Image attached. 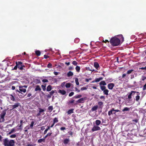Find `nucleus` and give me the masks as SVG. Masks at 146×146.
Segmentation results:
<instances>
[{
    "mask_svg": "<svg viewBox=\"0 0 146 146\" xmlns=\"http://www.w3.org/2000/svg\"><path fill=\"white\" fill-rule=\"evenodd\" d=\"M118 36L120 38V40L115 36L113 37L110 39V42L112 45L117 46L120 44L121 40L122 42L124 41V38L122 35H120Z\"/></svg>",
    "mask_w": 146,
    "mask_h": 146,
    "instance_id": "1",
    "label": "nucleus"
},
{
    "mask_svg": "<svg viewBox=\"0 0 146 146\" xmlns=\"http://www.w3.org/2000/svg\"><path fill=\"white\" fill-rule=\"evenodd\" d=\"M3 144L4 146H14L15 144V141L12 139H9L7 138H5L3 140Z\"/></svg>",
    "mask_w": 146,
    "mask_h": 146,
    "instance_id": "2",
    "label": "nucleus"
},
{
    "mask_svg": "<svg viewBox=\"0 0 146 146\" xmlns=\"http://www.w3.org/2000/svg\"><path fill=\"white\" fill-rule=\"evenodd\" d=\"M8 109V108L7 109L3 110L1 114L0 115V123H1L4 121V117L6 114V111Z\"/></svg>",
    "mask_w": 146,
    "mask_h": 146,
    "instance_id": "3",
    "label": "nucleus"
},
{
    "mask_svg": "<svg viewBox=\"0 0 146 146\" xmlns=\"http://www.w3.org/2000/svg\"><path fill=\"white\" fill-rule=\"evenodd\" d=\"M18 64V68L21 70H22L23 69V67H25V66L23 65L22 62L21 61H18L17 62Z\"/></svg>",
    "mask_w": 146,
    "mask_h": 146,
    "instance_id": "4",
    "label": "nucleus"
},
{
    "mask_svg": "<svg viewBox=\"0 0 146 146\" xmlns=\"http://www.w3.org/2000/svg\"><path fill=\"white\" fill-rule=\"evenodd\" d=\"M135 93V92L133 91H131L130 92H129L127 94L128 96L127 99L130 100L132 98V95H134Z\"/></svg>",
    "mask_w": 146,
    "mask_h": 146,
    "instance_id": "5",
    "label": "nucleus"
},
{
    "mask_svg": "<svg viewBox=\"0 0 146 146\" xmlns=\"http://www.w3.org/2000/svg\"><path fill=\"white\" fill-rule=\"evenodd\" d=\"M101 129L98 126L96 125H94L92 129V132L100 130Z\"/></svg>",
    "mask_w": 146,
    "mask_h": 146,
    "instance_id": "6",
    "label": "nucleus"
},
{
    "mask_svg": "<svg viewBox=\"0 0 146 146\" xmlns=\"http://www.w3.org/2000/svg\"><path fill=\"white\" fill-rule=\"evenodd\" d=\"M86 97L82 98L79 99L76 102L78 103H83L84 102V101L86 100Z\"/></svg>",
    "mask_w": 146,
    "mask_h": 146,
    "instance_id": "7",
    "label": "nucleus"
},
{
    "mask_svg": "<svg viewBox=\"0 0 146 146\" xmlns=\"http://www.w3.org/2000/svg\"><path fill=\"white\" fill-rule=\"evenodd\" d=\"M20 106L19 103H15V104L11 106L12 109H14L17 108Z\"/></svg>",
    "mask_w": 146,
    "mask_h": 146,
    "instance_id": "8",
    "label": "nucleus"
},
{
    "mask_svg": "<svg viewBox=\"0 0 146 146\" xmlns=\"http://www.w3.org/2000/svg\"><path fill=\"white\" fill-rule=\"evenodd\" d=\"M115 85L113 83H110L108 85V88L110 90H112L114 87Z\"/></svg>",
    "mask_w": 146,
    "mask_h": 146,
    "instance_id": "9",
    "label": "nucleus"
},
{
    "mask_svg": "<svg viewBox=\"0 0 146 146\" xmlns=\"http://www.w3.org/2000/svg\"><path fill=\"white\" fill-rule=\"evenodd\" d=\"M70 142V139L69 138H66L63 141V143L65 145L69 144Z\"/></svg>",
    "mask_w": 146,
    "mask_h": 146,
    "instance_id": "10",
    "label": "nucleus"
},
{
    "mask_svg": "<svg viewBox=\"0 0 146 146\" xmlns=\"http://www.w3.org/2000/svg\"><path fill=\"white\" fill-rule=\"evenodd\" d=\"M17 94L19 97L21 99L23 98L25 96L24 95V94H23L22 92H19V93H18Z\"/></svg>",
    "mask_w": 146,
    "mask_h": 146,
    "instance_id": "11",
    "label": "nucleus"
},
{
    "mask_svg": "<svg viewBox=\"0 0 146 146\" xmlns=\"http://www.w3.org/2000/svg\"><path fill=\"white\" fill-rule=\"evenodd\" d=\"M58 93L61 94L62 95H64L66 94V91L64 90H59L58 91Z\"/></svg>",
    "mask_w": 146,
    "mask_h": 146,
    "instance_id": "12",
    "label": "nucleus"
},
{
    "mask_svg": "<svg viewBox=\"0 0 146 146\" xmlns=\"http://www.w3.org/2000/svg\"><path fill=\"white\" fill-rule=\"evenodd\" d=\"M41 90V88H40V86L39 85H37L36 86V88L35 89V91H40Z\"/></svg>",
    "mask_w": 146,
    "mask_h": 146,
    "instance_id": "13",
    "label": "nucleus"
},
{
    "mask_svg": "<svg viewBox=\"0 0 146 146\" xmlns=\"http://www.w3.org/2000/svg\"><path fill=\"white\" fill-rule=\"evenodd\" d=\"M113 110H114V108H112V109L108 112V115L109 116H110L111 114H113L114 112H113Z\"/></svg>",
    "mask_w": 146,
    "mask_h": 146,
    "instance_id": "14",
    "label": "nucleus"
},
{
    "mask_svg": "<svg viewBox=\"0 0 146 146\" xmlns=\"http://www.w3.org/2000/svg\"><path fill=\"white\" fill-rule=\"evenodd\" d=\"M10 99L11 100L13 101V102H16V100L15 99V98L12 94H10Z\"/></svg>",
    "mask_w": 146,
    "mask_h": 146,
    "instance_id": "15",
    "label": "nucleus"
},
{
    "mask_svg": "<svg viewBox=\"0 0 146 146\" xmlns=\"http://www.w3.org/2000/svg\"><path fill=\"white\" fill-rule=\"evenodd\" d=\"M98 106L97 105L94 106L91 109V110L92 111H94L97 110L98 108Z\"/></svg>",
    "mask_w": 146,
    "mask_h": 146,
    "instance_id": "16",
    "label": "nucleus"
},
{
    "mask_svg": "<svg viewBox=\"0 0 146 146\" xmlns=\"http://www.w3.org/2000/svg\"><path fill=\"white\" fill-rule=\"evenodd\" d=\"M94 66L97 70H98V68L99 67V65L97 62H95L94 63Z\"/></svg>",
    "mask_w": 146,
    "mask_h": 146,
    "instance_id": "17",
    "label": "nucleus"
},
{
    "mask_svg": "<svg viewBox=\"0 0 146 146\" xmlns=\"http://www.w3.org/2000/svg\"><path fill=\"white\" fill-rule=\"evenodd\" d=\"M73 73L71 71H70L67 74V75L68 77H69L73 75Z\"/></svg>",
    "mask_w": 146,
    "mask_h": 146,
    "instance_id": "18",
    "label": "nucleus"
},
{
    "mask_svg": "<svg viewBox=\"0 0 146 146\" xmlns=\"http://www.w3.org/2000/svg\"><path fill=\"white\" fill-rule=\"evenodd\" d=\"M52 89V86L50 85L48 86L46 88V91L47 92L50 91Z\"/></svg>",
    "mask_w": 146,
    "mask_h": 146,
    "instance_id": "19",
    "label": "nucleus"
},
{
    "mask_svg": "<svg viewBox=\"0 0 146 146\" xmlns=\"http://www.w3.org/2000/svg\"><path fill=\"white\" fill-rule=\"evenodd\" d=\"M53 110V107L52 106H51L48 107V111L51 112Z\"/></svg>",
    "mask_w": 146,
    "mask_h": 146,
    "instance_id": "20",
    "label": "nucleus"
},
{
    "mask_svg": "<svg viewBox=\"0 0 146 146\" xmlns=\"http://www.w3.org/2000/svg\"><path fill=\"white\" fill-rule=\"evenodd\" d=\"M19 90L21 92H23L25 93L26 92V90L25 89L23 88H19Z\"/></svg>",
    "mask_w": 146,
    "mask_h": 146,
    "instance_id": "21",
    "label": "nucleus"
},
{
    "mask_svg": "<svg viewBox=\"0 0 146 146\" xmlns=\"http://www.w3.org/2000/svg\"><path fill=\"white\" fill-rule=\"evenodd\" d=\"M103 79V78L101 77L98 78H96L95 79V81L96 82H98L101 80H102Z\"/></svg>",
    "mask_w": 146,
    "mask_h": 146,
    "instance_id": "22",
    "label": "nucleus"
},
{
    "mask_svg": "<svg viewBox=\"0 0 146 146\" xmlns=\"http://www.w3.org/2000/svg\"><path fill=\"white\" fill-rule=\"evenodd\" d=\"M109 90L107 89H106L103 91V93L104 94H105L107 96L108 95Z\"/></svg>",
    "mask_w": 146,
    "mask_h": 146,
    "instance_id": "23",
    "label": "nucleus"
},
{
    "mask_svg": "<svg viewBox=\"0 0 146 146\" xmlns=\"http://www.w3.org/2000/svg\"><path fill=\"white\" fill-rule=\"evenodd\" d=\"M74 110V109H71L67 111V113L68 114H69L72 113L74 112L73 111Z\"/></svg>",
    "mask_w": 146,
    "mask_h": 146,
    "instance_id": "24",
    "label": "nucleus"
},
{
    "mask_svg": "<svg viewBox=\"0 0 146 146\" xmlns=\"http://www.w3.org/2000/svg\"><path fill=\"white\" fill-rule=\"evenodd\" d=\"M95 122L97 125H99L101 124V121L99 120H96Z\"/></svg>",
    "mask_w": 146,
    "mask_h": 146,
    "instance_id": "25",
    "label": "nucleus"
},
{
    "mask_svg": "<svg viewBox=\"0 0 146 146\" xmlns=\"http://www.w3.org/2000/svg\"><path fill=\"white\" fill-rule=\"evenodd\" d=\"M100 85L101 86L103 85V86L106 85V82L104 81H101L99 83Z\"/></svg>",
    "mask_w": 146,
    "mask_h": 146,
    "instance_id": "26",
    "label": "nucleus"
},
{
    "mask_svg": "<svg viewBox=\"0 0 146 146\" xmlns=\"http://www.w3.org/2000/svg\"><path fill=\"white\" fill-rule=\"evenodd\" d=\"M75 69L76 71L78 72H80V66H76V67L75 68Z\"/></svg>",
    "mask_w": 146,
    "mask_h": 146,
    "instance_id": "27",
    "label": "nucleus"
},
{
    "mask_svg": "<svg viewBox=\"0 0 146 146\" xmlns=\"http://www.w3.org/2000/svg\"><path fill=\"white\" fill-rule=\"evenodd\" d=\"M45 141V139H44V138H43L42 139H38V143H41L42 142H44Z\"/></svg>",
    "mask_w": 146,
    "mask_h": 146,
    "instance_id": "28",
    "label": "nucleus"
},
{
    "mask_svg": "<svg viewBox=\"0 0 146 146\" xmlns=\"http://www.w3.org/2000/svg\"><path fill=\"white\" fill-rule=\"evenodd\" d=\"M35 54L37 56H39L41 54V52L39 50H37L35 52Z\"/></svg>",
    "mask_w": 146,
    "mask_h": 146,
    "instance_id": "29",
    "label": "nucleus"
},
{
    "mask_svg": "<svg viewBox=\"0 0 146 146\" xmlns=\"http://www.w3.org/2000/svg\"><path fill=\"white\" fill-rule=\"evenodd\" d=\"M39 111L40 112V113H43L42 114V115H43L44 114V110L43 109H42L41 108H40L39 109Z\"/></svg>",
    "mask_w": 146,
    "mask_h": 146,
    "instance_id": "30",
    "label": "nucleus"
},
{
    "mask_svg": "<svg viewBox=\"0 0 146 146\" xmlns=\"http://www.w3.org/2000/svg\"><path fill=\"white\" fill-rule=\"evenodd\" d=\"M130 110L129 108L128 107H125L124 108V109L122 110V111H129Z\"/></svg>",
    "mask_w": 146,
    "mask_h": 146,
    "instance_id": "31",
    "label": "nucleus"
},
{
    "mask_svg": "<svg viewBox=\"0 0 146 146\" xmlns=\"http://www.w3.org/2000/svg\"><path fill=\"white\" fill-rule=\"evenodd\" d=\"M98 104L100 106V108H102V106H102L103 105V103L102 102H99L98 103Z\"/></svg>",
    "mask_w": 146,
    "mask_h": 146,
    "instance_id": "32",
    "label": "nucleus"
},
{
    "mask_svg": "<svg viewBox=\"0 0 146 146\" xmlns=\"http://www.w3.org/2000/svg\"><path fill=\"white\" fill-rule=\"evenodd\" d=\"M58 122V118L56 117H55L53 119V123L54 124L55 123H57Z\"/></svg>",
    "mask_w": 146,
    "mask_h": 146,
    "instance_id": "33",
    "label": "nucleus"
},
{
    "mask_svg": "<svg viewBox=\"0 0 146 146\" xmlns=\"http://www.w3.org/2000/svg\"><path fill=\"white\" fill-rule=\"evenodd\" d=\"M75 82H76V84L77 85H78L79 84V83L78 82V79L77 78H76L75 79Z\"/></svg>",
    "mask_w": 146,
    "mask_h": 146,
    "instance_id": "34",
    "label": "nucleus"
},
{
    "mask_svg": "<svg viewBox=\"0 0 146 146\" xmlns=\"http://www.w3.org/2000/svg\"><path fill=\"white\" fill-rule=\"evenodd\" d=\"M71 84L70 83H66L65 85L66 87V88H69L70 87Z\"/></svg>",
    "mask_w": 146,
    "mask_h": 146,
    "instance_id": "35",
    "label": "nucleus"
},
{
    "mask_svg": "<svg viewBox=\"0 0 146 146\" xmlns=\"http://www.w3.org/2000/svg\"><path fill=\"white\" fill-rule=\"evenodd\" d=\"M80 41V39L78 38H76L74 40V42L76 43H78Z\"/></svg>",
    "mask_w": 146,
    "mask_h": 146,
    "instance_id": "36",
    "label": "nucleus"
},
{
    "mask_svg": "<svg viewBox=\"0 0 146 146\" xmlns=\"http://www.w3.org/2000/svg\"><path fill=\"white\" fill-rule=\"evenodd\" d=\"M35 123V122L34 121H32L31 122V124H30V127L31 129L33 128V125Z\"/></svg>",
    "mask_w": 146,
    "mask_h": 146,
    "instance_id": "37",
    "label": "nucleus"
},
{
    "mask_svg": "<svg viewBox=\"0 0 146 146\" xmlns=\"http://www.w3.org/2000/svg\"><path fill=\"white\" fill-rule=\"evenodd\" d=\"M140 98V97L139 95L136 96L135 97V100L137 102L139 100Z\"/></svg>",
    "mask_w": 146,
    "mask_h": 146,
    "instance_id": "38",
    "label": "nucleus"
},
{
    "mask_svg": "<svg viewBox=\"0 0 146 146\" xmlns=\"http://www.w3.org/2000/svg\"><path fill=\"white\" fill-rule=\"evenodd\" d=\"M82 97V95L81 94H79L77 96H76L74 97V98L76 99L80 98Z\"/></svg>",
    "mask_w": 146,
    "mask_h": 146,
    "instance_id": "39",
    "label": "nucleus"
},
{
    "mask_svg": "<svg viewBox=\"0 0 146 146\" xmlns=\"http://www.w3.org/2000/svg\"><path fill=\"white\" fill-rule=\"evenodd\" d=\"M106 87L104 86H100V89L102 91H104L106 90Z\"/></svg>",
    "mask_w": 146,
    "mask_h": 146,
    "instance_id": "40",
    "label": "nucleus"
},
{
    "mask_svg": "<svg viewBox=\"0 0 146 146\" xmlns=\"http://www.w3.org/2000/svg\"><path fill=\"white\" fill-rule=\"evenodd\" d=\"M52 64L51 63H49L47 65V67L49 68H52Z\"/></svg>",
    "mask_w": 146,
    "mask_h": 146,
    "instance_id": "41",
    "label": "nucleus"
},
{
    "mask_svg": "<svg viewBox=\"0 0 146 146\" xmlns=\"http://www.w3.org/2000/svg\"><path fill=\"white\" fill-rule=\"evenodd\" d=\"M55 92H56V90H52L50 92H49V94L51 95H53L54 93Z\"/></svg>",
    "mask_w": 146,
    "mask_h": 146,
    "instance_id": "42",
    "label": "nucleus"
},
{
    "mask_svg": "<svg viewBox=\"0 0 146 146\" xmlns=\"http://www.w3.org/2000/svg\"><path fill=\"white\" fill-rule=\"evenodd\" d=\"M72 64H73L75 66L77 65L78 64V62L74 60L72 62Z\"/></svg>",
    "mask_w": 146,
    "mask_h": 146,
    "instance_id": "43",
    "label": "nucleus"
},
{
    "mask_svg": "<svg viewBox=\"0 0 146 146\" xmlns=\"http://www.w3.org/2000/svg\"><path fill=\"white\" fill-rule=\"evenodd\" d=\"M46 86H44V85H41V87L42 89L44 91H45L46 90Z\"/></svg>",
    "mask_w": 146,
    "mask_h": 146,
    "instance_id": "44",
    "label": "nucleus"
},
{
    "mask_svg": "<svg viewBox=\"0 0 146 146\" xmlns=\"http://www.w3.org/2000/svg\"><path fill=\"white\" fill-rule=\"evenodd\" d=\"M75 100H72L71 101H70L68 102V104L70 105L71 104L74 103Z\"/></svg>",
    "mask_w": 146,
    "mask_h": 146,
    "instance_id": "45",
    "label": "nucleus"
},
{
    "mask_svg": "<svg viewBox=\"0 0 146 146\" xmlns=\"http://www.w3.org/2000/svg\"><path fill=\"white\" fill-rule=\"evenodd\" d=\"M27 86L25 85L23 86H19V88H27Z\"/></svg>",
    "mask_w": 146,
    "mask_h": 146,
    "instance_id": "46",
    "label": "nucleus"
},
{
    "mask_svg": "<svg viewBox=\"0 0 146 146\" xmlns=\"http://www.w3.org/2000/svg\"><path fill=\"white\" fill-rule=\"evenodd\" d=\"M133 70H128L127 72V74H129L130 73H131L132 72H133Z\"/></svg>",
    "mask_w": 146,
    "mask_h": 146,
    "instance_id": "47",
    "label": "nucleus"
},
{
    "mask_svg": "<svg viewBox=\"0 0 146 146\" xmlns=\"http://www.w3.org/2000/svg\"><path fill=\"white\" fill-rule=\"evenodd\" d=\"M16 136L15 134H13L10 136L11 138H15Z\"/></svg>",
    "mask_w": 146,
    "mask_h": 146,
    "instance_id": "48",
    "label": "nucleus"
},
{
    "mask_svg": "<svg viewBox=\"0 0 146 146\" xmlns=\"http://www.w3.org/2000/svg\"><path fill=\"white\" fill-rule=\"evenodd\" d=\"M14 131H15V129L14 128L12 129L11 131H10L9 132V134H11L13 133V132H14Z\"/></svg>",
    "mask_w": 146,
    "mask_h": 146,
    "instance_id": "49",
    "label": "nucleus"
},
{
    "mask_svg": "<svg viewBox=\"0 0 146 146\" xmlns=\"http://www.w3.org/2000/svg\"><path fill=\"white\" fill-rule=\"evenodd\" d=\"M87 89V88L86 87H83L81 88V90L83 91L84 90H86Z\"/></svg>",
    "mask_w": 146,
    "mask_h": 146,
    "instance_id": "50",
    "label": "nucleus"
},
{
    "mask_svg": "<svg viewBox=\"0 0 146 146\" xmlns=\"http://www.w3.org/2000/svg\"><path fill=\"white\" fill-rule=\"evenodd\" d=\"M113 111H115L114 113H113V114H115V113L116 112L119 111H120L119 110H115L114 109V110H113Z\"/></svg>",
    "mask_w": 146,
    "mask_h": 146,
    "instance_id": "51",
    "label": "nucleus"
},
{
    "mask_svg": "<svg viewBox=\"0 0 146 146\" xmlns=\"http://www.w3.org/2000/svg\"><path fill=\"white\" fill-rule=\"evenodd\" d=\"M74 92H70V94H69V96L70 97H71V96H73L74 95Z\"/></svg>",
    "mask_w": 146,
    "mask_h": 146,
    "instance_id": "52",
    "label": "nucleus"
},
{
    "mask_svg": "<svg viewBox=\"0 0 146 146\" xmlns=\"http://www.w3.org/2000/svg\"><path fill=\"white\" fill-rule=\"evenodd\" d=\"M18 64H17V62H16V65L14 67V70H17V68H18Z\"/></svg>",
    "mask_w": 146,
    "mask_h": 146,
    "instance_id": "53",
    "label": "nucleus"
},
{
    "mask_svg": "<svg viewBox=\"0 0 146 146\" xmlns=\"http://www.w3.org/2000/svg\"><path fill=\"white\" fill-rule=\"evenodd\" d=\"M44 56L45 59H47L49 58V56L46 54L44 55Z\"/></svg>",
    "mask_w": 146,
    "mask_h": 146,
    "instance_id": "54",
    "label": "nucleus"
},
{
    "mask_svg": "<svg viewBox=\"0 0 146 146\" xmlns=\"http://www.w3.org/2000/svg\"><path fill=\"white\" fill-rule=\"evenodd\" d=\"M65 83V82H64L62 83L61 84V86L63 88L64 86Z\"/></svg>",
    "mask_w": 146,
    "mask_h": 146,
    "instance_id": "55",
    "label": "nucleus"
},
{
    "mask_svg": "<svg viewBox=\"0 0 146 146\" xmlns=\"http://www.w3.org/2000/svg\"><path fill=\"white\" fill-rule=\"evenodd\" d=\"M42 82H48V81L47 79H43L42 80Z\"/></svg>",
    "mask_w": 146,
    "mask_h": 146,
    "instance_id": "56",
    "label": "nucleus"
},
{
    "mask_svg": "<svg viewBox=\"0 0 146 146\" xmlns=\"http://www.w3.org/2000/svg\"><path fill=\"white\" fill-rule=\"evenodd\" d=\"M46 96L48 98H50L51 97V95L49 94H48L46 95Z\"/></svg>",
    "mask_w": 146,
    "mask_h": 146,
    "instance_id": "57",
    "label": "nucleus"
},
{
    "mask_svg": "<svg viewBox=\"0 0 146 146\" xmlns=\"http://www.w3.org/2000/svg\"><path fill=\"white\" fill-rule=\"evenodd\" d=\"M91 78L89 79L86 78L85 80V81L86 82H88L90 80H91Z\"/></svg>",
    "mask_w": 146,
    "mask_h": 146,
    "instance_id": "58",
    "label": "nucleus"
},
{
    "mask_svg": "<svg viewBox=\"0 0 146 146\" xmlns=\"http://www.w3.org/2000/svg\"><path fill=\"white\" fill-rule=\"evenodd\" d=\"M138 121L137 119H135L133 120L132 121L135 122V123H137L138 122Z\"/></svg>",
    "mask_w": 146,
    "mask_h": 146,
    "instance_id": "59",
    "label": "nucleus"
},
{
    "mask_svg": "<svg viewBox=\"0 0 146 146\" xmlns=\"http://www.w3.org/2000/svg\"><path fill=\"white\" fill-rule=\"evenodd\" d=\"M127 135L129 137L130 135H131V136H133V134L131 133H128L127 134Z\"/></svg>",
    "mask_w": 146,
    "mask_h": 146,
    "instance_id": "60",
    "label": "nucleus"
},
{
    "mask_svg": "<svg viewBox=\"0 0 146 146\" xmlns=\"http://www.w3.org/2000/svg\"><path fill=\"white\" fill-rule=\"evenodd\" d=\"M66 129V128L64 127H62L60 128V130H64Z\"/></svg>",
    "mask_w": 146,
    "mask_h": 146,
    "instance_id": "61",
    "label": "nucleus"
},
{
    "mask_svg": "<svg viewBox=\"0 0 146 146\" xmlns=\"http://www.w3.org/2000/svg\"><path fill=\"white\" fill-rule=\"evenodd\" d=\"M100 99H103L104 100L105 99V97L104 96H102L100 97Z\"/></svg>",
    "mask_w": 146,
    "mask_h": 146,
    "instance_id": "62",
    "label": "nucleus"
},
{
    "mask_svg": "<svg viewBox=\"0 0 146 146\" xmlns=\"http://www.w3.org/2000/svg\"><path fill=\"white\" fill-rule=\"evenodd\" d=\"M75 91H77L78 92H80V90L78 89L76 87H75Z\"/></svg>",
    "mask_w": 146,
    "mask_h": 146,
    "instance_id": "63",
    "label": "nucleus"
},
{
    "mask_svg": "<svg viewBox=\"0 0 146 146\" xmlns=\"http://www.w3.org/2000/svg\"><path fill=\"white\" fill-rule=\"evenodd\" d=\"M59 73V72H54V74L55 75H58Z\"/></svg>",
    "mask_w": 146,
    "mask_h": 146,
    "instance_id": "64",
    "label": "nucleus"
}]
</instances>
